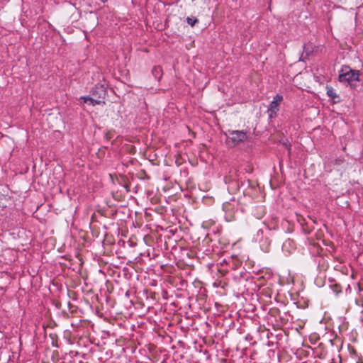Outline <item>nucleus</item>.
Wrapping results in <instances>:
<instances>
[{
    "mask_svg": "<svg viewBox=\"0 0 363 363\" xmlns=\"http://www.w3.org/2000/svg\"><path fill=\"white\" fill-rule=\"evenodd\" d=\"M359 71L352 69L350 67H343L340 70L339 80L354 88L356 83L359 81Z\"/></svg>",
    "mask_w": 363,
    "mask_h": 363,
    "instance_id": "obj_1",
    "label": "nucleus"
},
{
    "mask_svg": "<svg viewBox=\"0 0 363 363\" xmlns=\"http://www.w3.org/2000/svg\"><path fill=\"white\" fill-rule=\"evenodd\" d=\"M225 135L227 136V143H231L233 145H235L247 139V134L242 130H228Z\"/></svg>",
    "mask_w": 363,
    "mask_h": 363,
    "instance_id": "obj_2",
    "label": "nucleus"
},
{
    "mask_svg": "<svg viewBox=\"0 0 363 363\" xmlns=\"http://www.w3.org/2000/svg\"><path fill=\"white\" fill-rule=\"evenodd\" d=\"M282 96L279 95H277L274 100L271 102L269 105V108L268 111L269 112V117H272L273 115H275L279 110V103L282 101Z\"/></svg>",
    "mask_w": 363,
    "mask_h": 363,
    "instance_id": "obj_3",
    "label": "nucleus"
},
{
    "mask_svg": "<svg viewBox=\"0 0 363 363\" xmlns=\"http://www.w3.org/2000/svg\"><path fill=\"white\" fill-rule=\"evenodd\" d=\"M81 100L83 101V102L84 103H86V102H90L91 104H92L93 106L95 105V104H100L101 103L103 102L102 100H96V99H94L91 97H89V96H82L80 98Z\"/></svg>",
    "mask_w": 363,
    "mask_h": 363,
    "instance_id": "obj_4",
    "label": "nucleus"
},
{
    "mask_svg": "<svg viewBox=\"0 0 363 363\" xmlns=\"http://www.w3.org/2000/svg\"><path fill=\"white\" fill-rule=\"evenodd\" d=\"M152 74L155 76V77L157 79V80H160L162 77V68L160 67H155L153 69H152Z\"/></svg>",
    "mask_w": 363,
    "mask_h": 363,
    "instance_id": "obj_5",
    "label": "nucleus"
},
{
    "mask_svg": "<svg viewBox=\"0 0 363 363\" xmlns=\"http://www.w3.org/2000/svg\"><path fill=\"white\" fill-rule=\"evenodd\" d=\"M327 94L333 99H335L337 97L335 90L332 87H327Z\"/></svg>",
    "mask_w": 363,
    "mask_h": 363,
    "instance_id": "obj_6",
    "label": "nucleus"
},
{
    "mask_svg": "<svg viewBox=\"0 0 363 363\" xmlns=\"http://www.w3.org/2000/svg\"><path fill=\"white\" fill-rule=\"evenodd\" d=\"M186 22L191 26H194L198 22V19L195 17H187Z\"/></svg>",
    "mask_w": 363,
    "mask_h": 363,
    "instance_id": "obj_7",
    "label": "nucleus"
},
{
    "mask_svg": "<svg viewBox=\"0 0 363 363\" xmlns=\"http://www.w3.org/2000/svg\"><path fill=\"white\" fill-rule=\"evenodd\" d=\"M330 162L334 163V164L335 165H340L344 162V160L342 159H335L334 160H332Z\"/></svg>",
    "mask_w": 363,
    "mask_h": 363,
    "instance_id": "obj_8",
    "label": "nucleus"
},
{
    "mask_svg": "<svg viewBox=\"0 0 363 363\" xmlns=\"http://www.w3.org/2000/svg\"><path fill=\"white\" fill-rule=\"evenodd\" d=\"M96 89H99V98H101V95H104L105 94V90L103 87V86H100L99 87L96 86Z\"/></svg>",
    "mask_w": 363,
    "mask_h": 363,
    "instance_id": "obj_9",
    "label": "nucleus"
},
{
    "mask_svg": "<svg viewBox=\"0 0 363 363\" xmlns=\"http://www.w3.org/2000/svg\"><path fill=\"white\" fill-rule=\"evenodd\" d=\"M101 2L104 3L106 2L107 0H100Z\"/></svg>",
    "mask_w": 363,
    "mask_h": 363,
    "instance_id": "obj_10",
    "label": "nucleus"
}]
</instances>
